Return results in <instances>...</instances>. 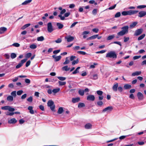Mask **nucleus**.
I'll return each mask as SVG.
<instances>
[{
  "label": "nucleus",
  "mask_w": 146,
  "mask_h": 146,
  "mask_svg": "<svg viewBox=\"0 0 146 146\" xmlns=\"http://www.w3.org/2000/svg\"><path fill=\"white\" fill-rule=\"evenodd\" d=\"M47 105L50 107V109L52 111H54L55 108V105L54 104V102L51 100H49L47 102Z\"/></svg>",
  "instance_id": "4"
},
{
  "label": "nucleus",
  "mask_w": 146,
  "mask_h": 146,
  "mask_svg": "<svg viewBox=\"0 0 146 146\" xmlns=\"http://www.w3.org/2000/svg\"><path fill=\"white\" fill-rule=\"evenodd\" d=\"M124 42H127V41H128L129 39V37H126L125 36V37H124Z\"/></svg>",
  "instance_id": "59"
},
{
  "label": "nucleus",
  "mask_w": 146,
  "mask_h": 146,
  "mask_svg": "<svg viewBox=\"0 0 146 146\" xmlns=\"http://www.w3.org/2000/svg\"><path fill=\"white\" fill-rule=\"evenodd\" d=\"M16 56L17 55L15 53H12L11 54V57L12 59L15 58L16 57Z\"/></svg>",
  "instance_id": "36"
},
{
  "label": "nucleus",
  "mask_w": 146,
  "mask_h": 146,
  "mask_svg": "<svg viewBox=\"0 0 146 146\" xmlns=\"http://www.w3.org/2000/svg\"><path fill=\"white\" fill-rule=\"evenodd\" d=\"M65 38L67 40L68 42H69L72 41L74 39V37L73 36H66Z\"/></svg>",
  "instance_id": "12"
},
{
  "label": "nucleus",
  "mask_w": 146,
  "mask_h": 146,
  "mask_svg": "<svg viewBox=\"0 0 146 146\" xmlns=\"http://www.w3.org/2000/svg\"><path fill=\"white\" fill-rule=\"evenodd\" d=\"M137 24V22H134L133 23L130 25L129 26L130 28H132L134 27Z\"/></svg>",
  "instance_id": "24"
},
{
  "label": "nucleus",
  "mask_w": 146,
  "mask_h": 146,
  "mask_svg": "<svg viewBox=\"0 0 146 146\" xmlns=\"http://www.w3.org/2000/svg\"><path fill=\"white\" fill-rule=\"evenodd\" d=\"M78 23V22H76L72 23L70 26V28H72L73 27H74L76 24Z\"/></svg>",
  "instance_id": "55"
},
{
  "label": "nucleus",
  "mask_w": 146,
  "mask_h": 146,
  "mask_svg": "<svg viewBox=\"0 0 146 146\" xmlns=\"http://www.w3.org/2000/svg\"><path fill=\"white\" fill-rule=\"evenodd\" d=\"M52 57L55 59L54 61L56 62L59 61L61 58V56H56L55 55H52Z\"/></svg>",
  "instance_id": "14"
},
{
  "label": "nucleus",
  "mask_w": 146,
  "mask_h": 146,
  "mask_svg": "<svg viewBox=\"0 0 146 146\" xmlns=\"http://www.w3.org/2000/svg\"><path fill=\"white\" fill-rule=\"evenodd\" d=\"M141 71H136L135 72H133L132 74L131 75L132 76H138L140 75L141 74Z\"/></svg>",
  "instance_id": "17"
},
{
  "label": "nucleus",
  "mask_w": 146,
  "mask_h": 146,
  "mask_svg": "<svg viewBox=\"0 0 146 146\" xmlns=\"http://www.w3.org/2000/svg\"><path fill=\"white\" fill-rule=\"evenodd\" d=\"M106 57L116 58L117 56L115 51H111L107 54Z\"/></svg>",
  "instance_id": "3"
},
{
  "label": "nucleus",
  "mask_w": 146,
  "mask_h": 146,
  "mask_svg": "<svg viewBox=\"0 0 146 146\" xmlns=\"http://www.w3.org/2000/svg\"><path fill=\"white\" fill-rule=\"evenodd\" d=\"M118 86V84L116 83L114 84L112 87V89L113 91L116 92L117 90V89Z\"/></svg>",
  "instance_id": "16"
},
{
  "label": "nucleus",
  "mask_w": 146,
  "mask_h": 146,
  "mask_svg": "<svg viewBox=\"0 0 146 146\" xmlns=\"http://www.w3.org/2000/svg\"><path fill=\"white\" fill-rule=\"evenodd\" d=\"M27 96V95L26 94H24L21 97V99L23 100L25 99L26 98Z\"/></svg>",
  "instance_id": "64"
},
{
  "label": "nucleus",
  "mask_w": 146,
  "mask_h": 146,
  "mask_svg": "<svg viewBox=\"0 0 146 146\" xmlns=\"http://www.w3.org/2000/svg\"><path fill=\"white\" fill-rule=\"evenodd\" d=\"M146 5H140L137 7V8L139 9H142L145 8Z\"/></svg>",
  "instance_id": "40"
},
{
  "label": "nucleus",
  "mask_w": 146,
  "mask_h": 146,
  "mask_svg": "<svg viewBox=\"0 0 146 146\" xmlns=\"http://www.w3.org/2000/svg\"><path fill=\"white\" fill-rule=\"evenodd\" d=\"M92 127V125L90 123H88L86 124L85 125V127L86 129H91Z\"/></svg>",
  "instance_id": "21"
},
{
  "label": "nucleus",
  "mask_w": 146,
  "mask_h": 146,
  "mask_svg": "<svg viewBox=\"0 0 146 146\" xmlns=\"http://www.w3.org/2000/svg\"><path fill=\"white\" fill-rule=\"evenodd\" d=\"M92 31L93 32H95V33H98L99 31V29L97 28H94L92 30Z\"/></svg>",
  "instance_id": "58"
},
{
  "label": "nucleus",
  "mask_w": 146,
  "mask_h": 146,
  "mask_svg": "<svg viewBox=\"0 0 146 146\" xmlns=\"http://www.w3.org/2000/svg\"><path fill=\"white\" fill-rule=\"evenodd\" d=\"M60 90V88H55L53 89L52 90V92L54 94H55L56 93L58 92Z\"/></svg>",
  "instance_id": "29"
},
{
  "label": "nucleus",
  "mask_w": 146,
  "mask_h": 146,
  "mask_svg": "<svg viewBox=\"0 0 146 146\" xmlns=\"http://www.w3.org/2000/svg\"><path fill=\"white\" fill-rule=\"evenodd\" d=\"M58 17L60 18V19L62 20H64L65 19L64 16H62L61 15H59Z\"/></svg>",
  "instance_id": "53"
},
{
  "label": "nucleus",
  "mask_w": 146,
  "mask_h": 146,
  "mask_svg": "<svg viewBox=\"0 0 146 146\" xmlns=\"http://www.w3.org/2000/svg\"><path fill=\"white\" fill-rule=\"evenodd\" d=\"M143 31V29L141 28L136 30L135 32L134 36H137L141 34Z\"/></svg>",
  "instance_id": "7"
},
{
  "label": "nucleus",
  "mask_w": 146,
  "mask_h": 146,
  "mask_svg": "<svg viewBox=\"0 0 146 146\" xmlns=\"http://www.w3.org/2000/svg\"><path fill=\"white\" fill-rule=\"evenodd\" d=\"M137 96L139 100H141L143 99V94L140 92H138L137 94Z\"/></svg>",
  "instance_id": "13"
},
{
  "label": "nucleus",
  "mask_w": 146,
  "mask_h": 146,
  "mask_svg": "<svg viewBox=\"0 0 146 146\" xmlns=\"http://www.w3.org/2000/svg\"><path fill=\"white\" fill-rule=\"evenodd\" d=\"M97 9H94L93 10L92 13L94 15H96L97 13Z\"/></svg>",
  "instance_id": "50"
},
{
  "label": "nucleus",
  "mask_w": 146,
  "mask_h": 146,
  "mask_svg": "<svg viewBox=\"0 0 146 146\" xmlns=\"http://www.w3.org/2000/svg\"><path fill=\"white\" fill-rule=\"evenodd\" d=\"M113 109V108L112 106H108L103 109L102 110V112H104L106 111H107V112H110Z\"/></svg>",
  "instance_id": "11"
},
{
  "label": "nucleus",
  "mask_w": 146,
  "mask_h": 146,
  "mask_svg": "<svg viewBox=\"0 0 146 146\" xmlns=\"http://www.w3.org/2000/svg\"><path fill=\"white\" fill-rule=\"evenodd\" d=\"M70 68H68V66H63L62 68V70H65V71H68L70 69Z\"/></svg>",
  "instance_id": "26"
},
{
  "label": "nucleus",
  "mask_w": 146,
  "mask_h": 146,
  "mask_svg": "<svg viewBox=\"0 0 146 146\" xmlns=\"http://www.w3.org/2000/svg\"><path fill=\"white\" fill-rule=\"evenodd\" d=\"M62 41L61 38H58L57 40H55V42L57 43H60L62 42Z\"/></svg>",
  "instance_id": "47"
},
{
  "label": "nucleus",
  "mask_w": 146,
  "mask_h": 146,
  "mask_svg": "<svg viewBox=\"0 0 146 146\" xmlns=\"http://www.w3.org/2000/svg\"><path fill=\"white\" fill-rule=\"evenodd\" d=\"M63 109L62 107H60L59 108L58 111V114H61L62 112H63Z\"/></svg>",
  "instance_id": "32"
},
{
  "label": "nucleus",
  "mask_w": 146,
  "mask_h": 146,
  "mask_svg": "<svg viewBox=\"0 0 146 146\" xmlns=\"http://www.w3.org/2000/svg\"><path fill=\"white\" fill-rule=\"evenodd\" d=\"M139 11L137 10H130L127 11H123L121 13V14L123 16L131 15L137 13Z\"/></svg>",
  "instance_id": "2"
},
{
  "label": "nucleus",
  "mask_w": 146,
  "mask_h": 146,
  "mask_svg": "<svg viewBox=\"0 0 146 146\" xmlns=\"http://www.w3.org/2000/svg\"><path fill=\"white\" fill-rule=\"evenodd\" d=\"M80 100V98H72V102L73 103H76L78 102Z\"/></svg>",
  "instance_id": "19"
},
{
  "label": "nucleus",
  "mask_w": 146,
  "mask_h": 146,
  "mask_svg": "<svg viewBox=\"0 0 146 146\" xmlns=\"http://www.w3.org/2000/svg\"><path fill=\"white\" fill-rule=\"evenodd\" d=\"M145 34H143L140 36H139L137 38L138 40H140L142 39L145 36Z\"/></svg>",
  "instance_id": "33"
},
{
  "label": "nucleus",
  "mask_w": 146,
  "mask_h": 146,
  "mask_svg": "<svg viewBox=\"0 0 146 146\" xmlns=\"http://www.w3.org/2000/svg\"><path fill=\"white\" fill-rule=\"evenodd\" d=\"M32 1V0H28L25 1L22 3V5H26L27 4L30 3Z\"/></svg>",
  "instance_id": "30"
},
{
  "label": "nucleus",
  "mask_w": 146,
  "mask_h": 146,
  "mask_svg": "<svg viewBox=\"0 0 146 146\" xmlns=\"http://www.w3.org/2000/svg\"><path fill=\"white\" fill-rule=\"evenodd\" d=\"M114 35H112L109 36L107 38V40H110L112 39L114 37Z\"/></svg>",
  "instance_id": "38"
},
{
  "label": "nucleus",
  "mask_w": 146,
  "mask_h": 146,
  "mask_svg": "<svg viewBox=\"0 0 146 146\" xmlns=\"http://www.w3.org/2000/svg\"><path fill=\"white\" fill-rule=\"evenodd\" d=\"M121 16V13L120 12H118L116 13L115 15V17L117 18Z\"/></svg>",
  "instance_id": "44"
},
{
  "label": "nucleus",
  "mask_w": 146,
  "mask_h": 146,
  "mask_svg": "<svg viewBox=\"0 0 146 146\" xmlns=\"http://www.w3.org/2000/svg\"><path fill=\"white\" fill-rule=\"evenodd\" d=\"M131 88V85L128 84H125L124 86V88L125 90L129 89Z\"/></svg>",
  "instance_id": "18"
},
{
  "label": "nucleus",
  "mask_w": 146,
  "mask_h": 146,
  "mask_svg": "<svg viewBox=\"0 0 146 146\" xmlns=\"http://www.w3.org/2000/svg\"><path fill=\"white\" fill-rule=\"evenodd\" d=\"M7 100L9 101H12L13 100V98L11 96H9L7 97Z\"/></svg>",
  "instance_id": "25"
},
{
  "label": "nucleus",
  "mask_w": 146,
  "mask_h": 146,
  "mask_svg": "<svg viewBox=\"0 0 146 146\" xmlns=\"http://www.w3.org/2000/svg\"><path fill=\"white\" fill-rule=\"evenodd\" d=\"M141 57V56H135L133 57V58L134 60H136V59L139 58H140Z\"/></svg>",
  "instance_id": "63"
},
{
  "label": "nucleus",
  "mask_w": 146,
  "mask_h": 146,
  "mask_svg": "<svg viewBox=\"0 0 146 146\" xmlns=\"http://www.w3.org/2000/svg\"><path fill=\"white\" fill-rule=\"evenodd\" d=\"M23 93V91L22 90H20L17 91V95L20 96Z\"/></svg>",
  "instance_id": "45"
},
{
  "label": "nucleus",
  "mask_w": 146,
  "mask_h": 146,
  "mask_svg": "<svg viewBox=\"0 0 146 146\" xmlns=\"http://www.w3.org/2000/svg\"><path fill=\"white\" fill-rule=\"evenodd\" d=\"M27 101L30 102H32L33 101V98L30 96L27 99Z\"/></svg>",
  "instance_id": "51"
},
{
  "label": "nucleus",
  "mask_w": 146,
  "mask_h": 146,
  "mask_svg": "<svg viewBox=\"0 0 146 146\" xmlns=\"http://www.w3.org/2000/svg\"><path fill=\"white\" fill-rule=\"evenodd\" d=\"M77 53L81 54H82L83 55H84L86 54V52L82 51H78L77 52Z\"/></svg>",
  "instance_id": "46"
},
{
  "label": "nucleus",
  "mask_w": 146,
  "mask_h": 146,
  "mask_svg": "<svg viewBox=\"0 0 146 146\" xmlns=\"http://www.w3.org/2000/svg\"><path fill=\"white\" fill-rule=\"evenodd\" d=\"M79 62L78 60L77 59L76 60H74L72 62V64L73 65H75V64H77Z\"/></svg>",
  "instance_id": "49"
},
{
  "label": "nucleus",
  "mask_w": 146,
  "mask_h": 146,
  "mask_svg": "<svg viewBox=\"0 0 146 146\" xmlns=\"http://www.w3.org/2000/svg\"><path fill=\"white\" fill-rule=\"evenodd\" d=\"M146 15V11H142L139 12L138 16L139 17L142 18Z\"/></svg>",
  "instance_id": "9"
},
{
  "label": "nucleus",
  "mask_w": 146,
  "mask_h": 146,
  "mask_svg": "<svg viewBox=\"0 0 146 146\" xmlns=\"http://www.w3.org/2000/svg\"><path fill=\"white\" fill-rule=\"evenodd\" d=\"M31 24L30 23L26 24L23 25L21 29L23 30L25 29L27 27H29L30 25Z\"/></svg>",
  "instance_id": "31"
},
{
  "label": "nucleus",
  "mask_w": 146,
  "mask_h": 146,
  "mask_svg": "<svg viewBox=\"0 0 146 146\" xmlns=\"http://www.w3.org/2000/svg\"><path fill=\"white\" fill-rule=\"evenodd\" d=\"M31 61L30 60L28 61L26 64V67H28L30 64Z\"/></svg>",
  "instance_id": "61"
},
{
  "label": "nucleus",
  "mask_w": 146,
  "mask_h": 146,
  "mask_svg": "<svg viewBox=\"0 0 146 146\" xmlns=\"http://www.w3.org/2000/svg\"><path fill=\"white\" fill-rule=\"evenodd\" d=\"M12 45L14 46H15L16 47H19L20 46V44L18 43H13Z\"/></svg>",
  "instance_id": "52"
},
{
  "label": "nucleus",
  "mask_w": 146,
  "mask_h": 146,
  "mask_svg": "<svg viewBox=\"0 0 146 146\" xmlns=\"http://www.w3.org/2000/svg\"><path fill=\"white\" fill-rule=\"evenodd\" d=\"M117 89H118V90L120 92H122L123 90V88L121 86L118 87Z\"/></svg>",
  "instance_id": "60"
},
{
  "label": "nucleus",
  "mask_w": 146,
  "mask_h": 146,
  "mask_svg": "<svg viewBox=\"0 0 146 146\" xmlns=\"http://www.w3.org/2000/svg\"><path fill=\"white\" fill-rule=\"evenodd\" d=\"M95 99V97L94 95H89L87 97V100L88 101H94Z\"/></svg>",
  "instance_id": "10"
},
{
  "label": "nucleus",
  "mask_w": 146,
  "mask_h": 146,
  "mask_svg": "<svg viewBox=\"0 0 146 146\" xmlns=\"http://www.w3.org/2000/svg\"><path fill=\"white\" fill-rule=\"evenodd\" d=\"M116 5V4H115L113 6H111V7H110L108 9L109 10L113 9H114Z\"/></svg>",
  "instance_id": "57"
},
{
  "label": "nucleus",
  "mask_w": 146,
  "mask_h": 146,
  "mask_svg": "<svg viewBox=\"0 0 146 146\" xmlns=\"http://www.w3.org/2000/svg\"><path fill=\"white\" fill-rule=\"evenodd\" d=\"M58 83L60 86L64 85L66 83V82H62L61 81H59Z\"/></svg>",
  "instance_id": "37"
},
{
  "label": "nucleus",
  "mask_w": 146,
  "mask_h": 146,
  "mask_svg": "<svg viewBox=\"0 0 146 146\" xmlns=\"http://www.w3.org/2000/svg\"><path fill=\"white\" fill-rule=\"evenodd\" d=\"M17 121V120L15 118H13L9 120L8 123L10 124H13L15 123Z\"/></svg>",
  "instance_id": "15"
},
{
  "label": "nucleus",
  "mask_w": 146,
  "mask_h": 146,
  "mask_svg": "<svg viewBox=\"0 0 146 146\" xmlns=\"http://www.w3.org/2000/svg\"><path fill=\"white\" fill-rule=\"evenodd\" d=\"M30 48L32 49H35L36 48L37 46L34 44H33L29 46Z\"/></svg>",
  "instance_id": "35"
},
{
  "label": "nucleus",
  "mask_w": 146,
  "mask_h": 146,
  "mask_svg": "<svg viewBox=\"0 0 146 146\" xmlns=\"http://www.w3.org/2000/svg\"><path fill=\"white\" fill-rule=\"evenodd\" d=\"M106 50H103L99 51H98L96 52V53L97 54H99V53H103L106 52Z\"/></svg>",
  "instance_id": "54"
},
{
  "label": "nucleus",
  "mask_w": 146,
  "mask_h": 146,
  "mask_svg": "<svg viewBox=\"0 0 146 146\" xmlns=\"http://www.w3.org/2000/svg\"><path fill=\"white\" fill-rule=\"evenodd\" d=\"M65 60V61L63 63L64 65L66 64L69 63L70 60L69 59V57H66Z\"/></svg>",
  "instance_id": "27"
},
{
  "label": "nucleus",
  "mask_w": 146,
  "mask_h": 146,
  "mask_svg": "<svg viewBox=\"0 0 146 146\" xmlns=\"http://www.w3.org/2000/svg\"><path fill=\"white\" fill-rule=\"evenodd\" d=\"M33 107L32 106H29L28 108V109L29 110V112L31 114H34V110L33 109Z\"/></svg>",
  "instance_id": "20"
},
{
  "label": "nucleus",
  "mask_w": 146,
  "mask_h": 146,
  "mask_svg": "<svg viewBox=\"0 0 146 146\" xmlns=\"http://www.w3.org/2000/svg\"><path fill=\"white\" fill-rule=\"evenodd\" d=\"M57 78L60 80L64 81L66 80V78L64 77H60L58 76L57 77Z\"/></svg>",
  "instance_id": "43"
},
{
  "label": "nucleus",
  "mask_w": 146,
  "mask_h": 146,
  "mask_svg": "<svg viewBox=\"0 0 146 146\" xmlns=\"http://www.w3.org/2000/svg\"><path fill=\"white\" fill-rule=\"evenodd\" d=\"M27 60V59H24L22 60L21 62L16 66V68L17 69H18L21 67L23 65V64Z\"/></svg>",
  "instance_id": "8"
},
{
  "label": "nucleus",
  "mask_w": 146,
  "mask_h": 146,
  "mask_svg": "<svg viewBox=\"0 0 146 146\" xmlns=\"http://www.w3.org/2000/svg\"><path fill=\"white\" fill-rule=\"evenodd\" d=\"M25 82L26 83L29 84L31 82V81L30 80L28 79H25Z\"/></svg>",
  "instance_id": "56"
},
{
  "label": "nucleus",
  "mask_w": 146,
  "mask_h": 146,
  "mask_svg": "<svg viewBox=\"0 0 146 146\" xmlns=\"http://www.w3.org/2000/svg\"><path fill=\"white\" fill-rule=\"evenodd\" d=\"M47 30L49 33H51L54 30L51 23L49 22L47 23Z\"/></svg>",
  "instance_id": "5"
},
{
  "label": "nucleus",
  "mask_w": 146,
  "mask_h": 146,
  "mask_svg": "<svg viewBox=\"0 0 146 146\" xmlns=\"http://www.w3.org/2000/svg\"><path fill=\"white\" fill-rule=\"evenodd\" d=\"M44 39L43 36H40V37H38L37 38V40L38 41H42L44 40Z\"/></svg>",
  "instance_id": "28"
},
{
  "label": "nucleus",
  "mask_w": 146,
  "mask_h": 146,
  "mask_svg": "<svg viewBox=\"0 0 146 146\" xmlns=\"http://www.w3.org/2000/svg\"><path fill=\"white\" fill-rule=\"evenodd\" d=\"M7 30V29L5 27H1L0 28V34L3 33Z\"/></svg>",
  "instance_id": "22"
},
{
  "label": "nucleus",
  "mask_w": 146,
  "mask_h": 146,
  "mask_svg": "<svg viewBox=\"0 0 146 146\" xmlns=\"http://www.w3.org/2000/svg\"><path fill=\"white\" fill-rule=\"evenodd\" d=\"M78 93L81 96H83L84 94V91L83 90H80L78 91Z\"/></svg>",
  "instance_id": "39"
},
{
  "label": "nucleus",
  "mask_w": 146,
  "mask_h": 146,
  "mask_svg": "<svg viewBox=\"0 0 146 146\" xmlns=\"http://www.w3.org/2000/svg\"><path fill=\"white\" fill-rule=\"evenodd\" d=\"M96 93L99 96H101L102 95L103 92L102 91L98 90L96 91Z\"/></svg>",
  "instance_id": "42"
},
{
  "label": "nucleus",
  "mask_w": 146,
  "mask_h": 146,
  "mask_svg": "<svg viewBox=\"0 0 146 146\" xmlns=\"http://www.w3.org/2000/svg\"><path fill=\"white\" fill-rule=\"evenodd\" d=\"M85 105L84 103H80L78 105V107L79 108H81L85 107Z\"/></svg>",
  "instance_id": "34"
},
{
  "label": "nucleus",
  "mask_w": 146,
  "mask_h": 146,
  "mask_svg": "<svg viewBox=\"0 0 146 146\" xmlns=\"http://www.w3.org/2000/svg\"><path fill=\"white\" fill-rule=\"evenodd\" d=\"M129 27L128 26L122 27L121 28L122 30L117 33V35L119 36H122L128 33Z\"/></svg>",
  "instance_id": "1"
},
{
  "label": "nucleus",
  "mask_w": 146,
  "mask_h": 146,
  "mask_svg": "<svg viewBox=\"0 0 146 146\" xmlns=\"http://www.w3.org/2000/svg\"><path fill=\"white\" fill-rule=\"evenodd\" d=\"M56 25L59 29H62L64 27L63 25L60 23H56Z\"/></svg>",
  "instance_id": "23"
},
{
  "label": "nucleus",
  "mask_w": 146,
  "mask_h": 146,
  "mask_svg": "<svg viewBox=\"0 0 146 146\" xmlns=\"http://www.w3.org/2000/svg\"><path fill=\"white\" fill-rule=\"evenodd\" d=\"M98 36V35H94L91 36L92 39L96 38Z\"/></svg>",
  "instance_id": "62"
},
{
  "label": "nucleus",
  "mask_w": 146,
  "mask_h": 146,
  "mask_svg": "<svg viewBox=\"0 0 146 146\" xmlns=\"http://www.w3.org/2000/svg\"><path fill=\"white\" fill-rule=\"evenodd\" d=\"M1 109L3 110H8L10 111L13 112L15 110L14 108H11L9 106H6L2 107Z\"/></svg>",
  "instance_id": "6"
},
{
  "label": "nucleus",
  "mask_w": 146,
  "mask_h": 146,
  "mask_svg": "<svg viewBox=\"0 0 146 146\" xmlns=\"http://www.w3.org/2000/svg\"><path fill=\"white\" fill-rule=\"evenodd\" d=\"M97 105L99 106H101L103 104V102L101 101H99L97 102Z\"/></svg>",
  "instance_id": "48"
},
{
  "label": "nucleus",
  "mask_w": 146,
  "mask_h": 146,
  "mask_svg": "<svg viewBox=\"0 0 146 146\" xmlns=\"http://www.w3.org/2000/svg\"><path fill=\"white\" fill-rule=\"evenodd\" d=\"M11 95L13 97H15L16 96V91H14L11 93Z\"/></svg>",
  "instance_id": "41"
}]
</instances>
